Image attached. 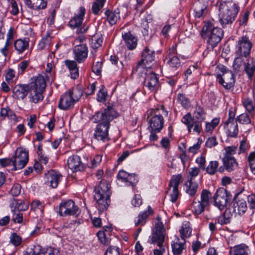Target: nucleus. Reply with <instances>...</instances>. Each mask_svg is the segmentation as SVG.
Listing matches in <instances>:
<instances>
[{"label": "nucleus", "mask_w": 255, "mask_h": 255, "mask_svg": "<svg viewBox=\"0 0 255 255\" xmlns=\"http://www.w3.org/2000/svg\"><path fill=\"white\" fill-rule=\"evenodd\" d=\"M188 181L189 184L187 186L186 192L190 196H194L196 193L198 185L196 183H195L193 181Z\"/></svg>", "instance_id": "40"}, {"label": "nucleus", "mask_w": 255, "mask_h": 255, "mask_svg": "<svg viewBox=\"0 0 255 255\" xmlns=\"http://www.w3.org/2000/svg\"><path fill=\"white\" fill-rule=\"evenodd\" d=\"M129 173L124 170H120L117 175V178L119 180H121L122 182H126L127 181V179L129 176Z\"/></svg>", "instance_id": "57"}, {"label": "nucleus", "mask_w": 255, "mask_h": 255, "mask_svg": "<svg viewBox=\"0 0 255 255\" xmlns=\"http://www.w3.org/2000/svg\"><path fill=\"white\" fill-rule=\"evenodd\" d=\"M25 4L30 8L33 9H44L47 2L44 0H24Z\"/></svg>", "instance_id": "28"}, {"label": "nucleus", "mask_w": 255, "mask_h": 255, "mask_svg": "<svg viewBox=\"0 0 255 255\" xmlns=\"http://www.w3.org/2000/svg\"><path fill=\"white\" fill-rule=\"evenodd\" d=\"M202 35L208 38V43L214 48L221 40L224 32L221 28L215 27L210 21H206L202 28Z\"/></svg>", "instance_id": "6"}, {"label": "nucleus", "mask_w": 255, "mask_h": 255, "mask_svg": "<svg viewBox=\"0 0 255 255\" xmlns=\"http://www.w3.org/2000/svg\"><path fill=\"white\" fill-rule=\"evenodd\" d=\"M46 87V82L44 77L39 75L37 76L34 80V82L31 83L29 86L30 89H32L39 91H44Z\"/></svg>", "instance_id": "30"}, {"label": "nucleus", "mask_w": 255, "mask_h": 255, "mask_svg": "<svg viewBox=\"0 0 255 255\" xmlns=\"http://www.w3.org/2000/svg\"><path fill=\"white\" fill-rule=\"evenodd\" d=\"M221 71L223 72L222 75L218 74L217 76L218 82L225 88L230 89L234 85L235 80L232 71L227 70L224 66L222 68Z\"/></svg>", "instance_id": "12"}, {"label": "nucleus", "mask_w": 255, "mask_h": 255, "mask_svg": "<svg viewBox=\"0 0 255 255\" xmlns=\"http://www.w3.org/2000/svg\"><path fill=\"white\" fill-rule=\"evenodd\" d=\"M131 204L135 207H139L142 204V200L139 195H135L131 200Z\"/></svg>", "instance_id": "58"}, {"label": "nucleus", "mask_w": 255, "mask_h": 255, "mask_svg": "<svg viewBox=\"0 0 255 255\" xmlns=\"http://www.w3.org/2000/svg\"><path fill=\"white\" fill-rule=\"evenodd\" d=\"M59 252L56 249H50L45 252H40V247L35 246L31 249L27 255H59Z\"/></svg>", "instance_id": "25"}, {"label": "nucleus", "mask_w": 255, "mask_h": 255, "mask_svg": "<svg viewBox=\"0 0 255 255\" xmlns=\"http://www.w3.org/2000/svg\"><path fill=\"white\" fill-rule=\"evenodd\" d=\"M29 85L18 84L13 90V97L17 99H23L27 95L29 90Z\"/></svg>", "instance_id": "23"}, {"label": "nucleus", "mask_w": 255, "mask_h": 255, "mask_svg": "<svg viewBox=\"0 0 255 255\" xmlns=\"http://www.w3.org/2000/svg\"><path fill=\"white\" fill-rule=\"evenodd\" d=\"M244 105L248 112L251 113L254 111V107L251 100L247 99L244 102Z\"/></svg>", "instance_id": "63"}, {"label": "nucleus", "mask_w": 255, "mask_h": 255, "mask_svg": "<svg viewBox=\"0 0 255 255\" xmlns=\"http://www.w3.org/2000/svg\"><path fill=\"white\" fill-rule=\"evenodd\" d=\"M107 234L104 231H99L97 233V236L101 243L107 245L109 243V239L106 237Z\"/></svg>", "instance_id": "52"}, {"label": "nucleus", "mask_w": 255, "mask_h": 255, "mask_svg": "<svg viewBox=\"0 0 255 255\" xmlns=\"http://www.w3.org/2000/svg\"><path fill=\"white\" fill-rule=\"evenodd\" d=\"M250 145L247 142L246 140H243L241 141L239 150L240 153H244L249 149Z\"/></svg>", "instance_id": "62"}, {"label": "nucleus", "mask_w": 255, "mask_h": 255, "mask_svg": "<svg viewBox=\"0 0 255 255\" xmlns=\"http://www.w3.org/2000/svg\"><path fill=\"white\" fill-rule=\"evenodd\" d=\"M28 161V153L25 150L21 149L16 151L15 156L13 158V169L16 170L25 167Z\"/></svg>", "instance_id": "13"}, {"label": "nucleus", "mask_w": 255, "mask_h": 255, "mask_svg": "<svg viewBox=\"0 0 255 255\" xmlns=\"http://www.w3.org/2000/svg\"><path fill=\"white\" fill-rule=\"evenodd\" d=\"M62 175L55 170H51L45 173V184L52 188H56L59 184Z\"/></svg>", "instance_id": "19"}, {"label": "nucleus", "mask_w": 255, "mask_h": 255, "mask_svg": "<svg viewBox=\"0 0 255 255\" xmlns=\"http://www.w3.org/2000/svg\"><path fill=\"white\" fill-rule=\"evenodd\" d=\"M67 165L73 172L81 171L84 169V165L77 155L70 156L67 160Z\"/></svg>", "instance_id": "20"}, {"label": "nucleus", "mask_w": 255, "mask_h": 255, "mask_svg": "<svg viewBox=\"0 0 255 255\" xmlns=\"http://www.w3.org/2000/svg\"><path fill=\"white\" fill-rule=\"evenodd\" d=\"M152 209H151L150 206H148L147 210L144 212L140 213L138 215L137 219H135L134 220L135 226H143L146 223L147 218L149 217V216L150 214H152Z\"/></svg>", "instance_id": "29"}, {"label": "nucleus", "mask_w": 255, "mask_h": 255, "mask_svg": "<svg viewBox=\"0 0 255 255\" xmlns=\"http://www.w3.org/2000/svg\"><path fill=\"white\" fill-rule=\"evenodd\" d=\"M85 12V8L81 6L77 13L75 14L69 22V25L71 28H77V33L78 34L85 33L89 28V26H86L84 24L82 25Z\"/></svg>", "instance_id": "7"}, {"label": "nucleus", "mask_w": 255, "mask_h": 255, "mask_svg": "<svg viewBox=\"0 0 255 255\" xmlns=\"http://www.w3.org/2000/svg\"><path fill=\"white\" fill-rule=\"evenodd\" d=\"M165 229L161 222L155 224V230L151 236L152 243L157 244L158 246H162L165 240Z\"/></svg>", "instance_id": "16"}, {"label": "nucleus", "mask_w": 255, "mask_h": 255, "mask_svg": "<svg viewBox=\"0 0 255 255\" xmlns=\"http://www.w3.org/2000/svg\"><path fill=\"white\" fill-rule=\"evenodd\" d=\"M79 213V208L71 200L62 202L59 205V214L61 216H77Z\"/></svg>", "instance_id": "11"}, {"label": "nucleus", "mask_w": 255, "mask_h": 255, "mask_svg": "<svg viewBox=\"0 0 255 255\" xmlns=\"http://www.w3.org/2000/svg\"><path fill=\"white\" fill-rule=\"evenodd\" d=\"M172 250L174 255H181L186 249V241L184 239L176 237L171 244Z\"/></svg>", "instance_id": "22"}, {"label": "nucleus", "mask_w": 255, "mask_h": 255, "mask_svg": "<svg viewBox=\"0 0 255 255\" xmlns=\"http://www.w3.org/2000/svg\"><path fill=\"white\" fill-rule=\"evenodd\" d=\"M211 196V193L206 189H203L201 193L200 200L193 201L192 207L193 211L196 215L201 214L205 210V209L209 205V199Z\"/></svg>", "instance_id": "8"}, {"label": "nucleus", "mask_w": 255, "mask_h": 255, "mask_svg": "<svg viewBox=\"0 0 255 255\" xmlns=\"http://www.w3.org/2000/svg\"><path fill=\"white\" fill-rule=\"evenodd\" d=\"M132 74H137L139 76L143 77L144 80L143 86L150 92H156L159 87L158 78L151 68H143L141 67L133 68Z\"/></svg>", "instance_id": "3"}, {"label": "nucleus", "mask_w": 255, "mask_h": 255, "mask_svg": "<svg viewBox=\"0 0 255 255\" xmlns=\"http://www.w3.org/2000/svg\"><path fill=\"white\" fill-rule=\"evenodd\" d=\"M224 128L229 132V134L231 137H236L238 133V124L237 121L230 123L225 122Z\"/></svg>", "instance_id": "32"}, {"label": "nucleus", "mask_w": 255, "mask_h": 255, "mask_svg": "<svg viewBox=\"0 0 255 255\" xmlns=\"http://www.w3.org/2000/svg\"><path fill=\"white\" fill-rule=\"evenodd\" d=\"M168 63L170 67L175 68H178L181 65L180 60L177 56L169 57Z\"/></svg>", "instance_id": "48"}, {"label": "nucleus", "mask_w": 255, "mask_h": 255, "mask_svg": "<svg viewBox=\"0 0 255 255\" xmlns=\"http://www.w3.org/2000/svg\"><path fill=\"white\" fill-rule=\"evenodd\" d=\"M105 1L106 0H95L92 5V12L95 14H98L99 11L103 7Z\"/></svg>", "instance_id": "41"}, {"label": "nucleus", "mask_w": 255, "mask_h": 255, "mask_svg": "<svg viewBox=\"0 0 255 255\" xmlns=\"http://www.w3.org/2000/svg\"><path fill=\"white\" fill-rule=\"evenodd\" d=\"M182 122L187 126L188 130L190 132L191 129L199 134L202 129V122L192 118L190 113H188L182 119Z\"/></svg>", "instance_id": "14"}, {"label": "nucleus", "mask_w": 255, "mask_h": 255, "mask_svg": "<svg viewBox=\"0 0 255 255\" xmlns=\"http://www.w3.org/2000/svg\"><path fill=\"white\" fill-rule=\"evenodd\" d=\"M192 118L201 122L203 121L205 119V113L203 108L199 106L196 107L194 112V117Z\"/></svg>", "instance_id": "39"}, {"label": "nucleus", "mask_w": 255, "mask_h": 255, "mask_svg": "<svg viewBox=\"0 0 255 255\" xmlns=\"http://www.w3.org/2000/svg\"><path fill=\"white\" fill-rule=\"evenodd\" d=\"M233 208L234 213L241 215L244 214L247 210V205L246 202L243 199L235 198Z\"/></svg>", "instance_id": "24"}, {"label": "nucleus", "mask_w": 255, "mask_h": 255, "mask_svg": "<svg viewBox=\"0 0 255 255\" xmlns=\"http://www.w3.org/2000/svg\"><path fill=\"white\" fill-rule=\"evenodd\" d=\"M21 241V238L16 233H12L10 237V243L15 247L19 246Z\"/></svg>", "instance_id": "50"}, {"label": "nucleus", "mask_w": 255, "mask_h": 255, "mask_svg": "<svg viewBox=\"0 0 255 255\" xmlns=\"http://www.w3.org/2000/svg\"><path fill=\"white\" fill-rule=\"evenodd\" d=\"M148 124V129L160 132L163 127L164 119L161 115H154L149 120Z\"/></svg>", "instance_id": "21"}, {"label": "nucleus", "mask_w": 255, "mask_h": 255, "mask_svg": "<svg viewBox=\"0 0 255 255\" xmlns=\"http://www.w3.org/2000/svg\"><path fill=\"white\" fill-rule=\"evenodd\" d=\"M205 8V6H201V4L200 3H196L194 9V11L196 13V16L197 17H200L203 15Z\"/></svg>", "instance_id": "54"}, {"label": "nucleus", "mask_w": 255, "mask_h": 255, "mask_svg": "<svg viewBox=\"0 0 255 255\" xmlns=\"http://www.w3.org/2000/svg\"><path fill=\"white\" fill-rule=\"evenodd\" d=\"M30 101L34 103H37L43 100V91H39L32 89H29Z\"/></svg>", "instance_id": "34"}, {"label": "nucleus", "mask_w": 255, "mask_h": 255, "mask_svg": "<svg viewBox=\"0 0 255 255\" xmlns=\"http://www.w3.org/2000/svg\"><path fill=\"white\" fill-rule=\"evenodd\" d=\"M88 47L86 45L84 44H79L74 47L73 53L75 59L78 63H82L88 56Z\"/></svg>", "instance_id": "18"}, {"label": "nucleus", "mask_w": 255, "mask_h": 255, "mask_svg": "<svg viewBox=\"0 0 255 255\" xmlns=\"http://www.w3.org/2000/svg\"><path fill=\"white\" fill-rule=\"evenodd\" d=\"M28 208V203L27 202H23L22 201H16L15 202V209L17 211H25Z\"/></svg>", "instance_id": "46"}, {"label": "nucleus", "mask_w": 255, "mask_h": 255, "mask_svg": "<svg viewBox=\"0 0 255 255\" xmlns=\"http://www.w3.org/2000/svg\"><path fill=\"white\" fill-rule=\"evenodd\" d=\"M223 166L219 167V172L222 173L225 169L229 172L236 169L238 165V162L234 156H225L222 159Z\"/></svg>", "instance_id": "17"}, {"label": "nucleus", "mask_w": 255, "mask_h": 255, "mask_svg": "<svg viewBox=\"0 0 255 255\" xmlns=\"http://www.w3.org/2000/svg\"><path fill=\"white\" fill-rule=\"evenodd\" d=\"M119 116L112 105H108L104 110L98 112L93 115L94 123H99L96 127L94 137L98 140L105 141L109 139L108 131L110 122Z\"/></svg>", "instance_id": "1"}, {"label": "nucleus", "mask_w": 255, "mask_h": 255, "mask_svg": "<svg viewBox=\"0 0 255 255\" xmlns=\"http://www.w3.org/2000/svg\"><path fill=\"white\" fill-rule=\"evenodd\" d=\"M82 95L83 91L79 87L69 89L61 95L58 104L59 108L64 111L72 108Z\"/></svg>", "instance_id": "4"}, {"label": "nucleus", "mask_w": 255, "mask_h": 255, "mask_svg": "<svg viewBox=\"0 0 255 255\" xmlns=\"http://www.w3.org/2000/svg\"><path fill=\"white\" fill-rule=\"evenodd\" d=\"M154 58L155 52L146 47L143 50L140 61L134 68H137L139 67L143 68H151L150 66H147L146 65L151 63L154 60Z\"/></svg>", "instance_id": "15"}, {"label": "nucleus", "mask_w": 255, "mask_h": 255, "mask_svg": "<svg viewBox=\"0 0 255 255\" xmlns=\"http://www.w3.org/2000/svg\"><path fill=\"white\" fill-rule=\"evenodd\" d=\"M105 255H120L119 248L115 247H110L107 250Z\"/></svg>", "instance_id": "56"}, {"label": "nucleus", "mask_w": 255, "mask_h": 255, "mask_svg": "<svg viewBox=\"0 0 255 255\" xmlns=\"http://www.w3.org/2000/svg\"><path fill=\"white\" fill-rule=\"evenodd\" d=\"M218 142L215 137H209L206 142V146L207 147L212 148L217 145Z\"/></svg>", "instance_id": "64"}, {"label": "nucleus", "mask_w": 255, "mask_h": 255, "mask_svg": "<svg viewBox=\"0 0 255 255\" xmlns=\"http://www.w3.org/2000/svg\"><path fill=\"white\" fill-rule=\"evenodd\" d=\"M237 57L235 58L234 61L233 67L235 70L237 71H240V68L244 63V60L243 59V55H236Z\"/></svg>", "instance_id": "44"}, {"label": "nucleus", "mask_w": 255, "mask_h": 255, "mask_svg": "<svg viewBox=\"0 0 255 255\" xmlns=\"http://www.w3.org/2000/svg\"><path fill=\"white\" fill-rule=\"evenodd\" d=\"M102 66V63L101 62H97L95 64H94L92 70L96 75H100L101 72V69Z\"/></svg>", "instance_id": "59"}, {"label": "nucleus", "mask_w": 255, "mask_h": 255, "mask_svg": "<svg viewBox=\"0 0 255 255\" xmlns=\"http://www.w3.org/2000/svg\"><path fill=\"white\" fill-rule=\"evenodd\" d=\"M220 122L219 118H214L211 122H206L205 125V131L211 133Z\"/></svg>", "instance_id": "38"}, {"label": "nucleus", "mask_w": 255, "mask_h": 255, "mask_svg": "<svg viewBox=\"0 0 255 255\" xmlns=\"http://www.w3.org/2000/svg\"><path fill=\"white\" fill-rule=\"evenodd\" d=\"M237 120L242 124H249L251 123V120L247 114H243L238 116Z\"/></svg>", "instance_id": "51"}, {"label": "nucleus", "mask_w": 255, "mask_h": 255, "mask_svg": "<svg viewBox=\"0 0 255 255\" xmlns=\"http://www.w3.org/2000/svg\"><path fill=\"white\" fill-rule=\"evenodd\" d=\"M239 7L231 2L222 3L219 8V21L223 27L231 24L239 11Z\"/></svg>", "instance_id": "5"}, {"label": "nucleus", "mask_w": 255, "mask_h": 255, "mask_svg": "<svg viewBox=\"0 0 255 255\" xmlns=\"http://www.w3.org/2000/svg\"><path fill=\"white\" fill-rule=\"evenodd\" d=\"M177 100L184 108H187L189 106V101L184 95L179 94L177 96Z\"/></svg>", "instance_id": "49"}, {"label": "nucleus", "mask_w": 255, "mask_h": 255, "mask_svg": "<svg viewBox=\"0 0 255 255\" xmlns=\"http://www.w3.org/2000/svg\"><path fill=\"white\" fill-rule=\"evenodd\" d=\"M138 179L136 175L134 174H129L128 178L127 179V181L126 183H128V185H131L133 187L135 186V184L137 182Z\"/></svg>", "instance_id": "55"}, {"label": "nucleus", "mask_w": 255, "mask_h": 255, "mask_svg": "<svg viewBox=\"0 0 255 255\" xmlns=\"http://www.w3.org/2000/svg\"><path fill=\"white\" fill-rule=\"evenodd\" d=\"M250 250L245 244H241L231 248L230 253L231 255H249Z\"/></svg>", "instance_id": "27"}, {"label": "nucleus", "mask_w": 255, "mask_h": 255, "mask_svg": "<svg viewBox=\"0 0 255 255\" xmlns=\"http://www.w3.org/2000/svg\"><path fill=\"white\" fill-rule=\"evenodd\" d=\"M181 235V239L189 238L191 235L192 229L190 227L189 222L183 224L181 229L179 231Z\"/></svg>", "instance_id": "36"}, {"label": "nucleus", "mask_w": 255, "mask_h": 255, "mask_svg": "<svg viewBox=\"0 0 255 255\" xmlns=\"http://www.w3.org/2000/svg\"><path fill=\"white\" fill-rule=\"evenodd\" d=\"M107 19L111 25L115 24L117 21L120 19V15L119 11H112L107 10L105 12Z\"/></svg>", "instance_id": "33"}, {"label": "nucleus", "mask_w": 255, "mask_h": 255, "mask_svg": "<svg viewBox=\"0 0 255 255\" xmlns=\"http://www.w3.org/2000/svg\"><path fill=\"white\" fill-rule=\"evenodd\" d=\"M110 185L105 180H102L95 189L94 199L96 206L100 213L106 210L111 202Z\"/></svg>", "instance_id": "2"}, {"label": "nucleus", "mask_w": 255, "mask_h": 255, "mask_svg": "<svg viewBox=\"0 0 255 255\" xmlns=\"http://www.w3.org/2000/svg\"><path fill=\"white\" fill-rule=\"evenodd\" d=\"M122 37L128 49L132 50L136 47L137 45V38L130 32L123 33Z\"/></svg>", "instance_id": "26"}, {"label": "nucleus", "mask_w": 255, "mask_h": 255, "mask_svg": "<svg viewBox=\"0 0 255 255\" xmlns=\"http://www.w3.org/2000/svg\"><path fill=\"white\" fill-rule=\"evenodd\" d=\"M12 220L15 223H22L23 220V214L19 211L16 210H12Z\"/></svg>", "instance_id": "43"}, {"label": "nucleus", "mask_w": 255, "mask_h": 255, "mask_svg": "<svg viewBox=\"0 0 255 255\" xmlns=\"http://www.w3.org/2000/svg\"><path fill=\"white\" fill-rule=\"evenodd\" d=\"M103 42V38L102 36H95L92 38L91 45L94 49H97L101 47Z\"/></svg>", "instance_id": "42"}, {"label": "nucleus", "mask_w": 255, "mask_h": 255, "mask_svg": "<svg viewBox=\"0 0 255 255\" xmlns=\"http://www.w3.org/2000/svg\"><path fill=\"white\" fill-rule=\"evenodd\" d=\"M29 45L28 41L26 40L18 39L14 42V47L18 53H21Z\"/></svg>", "instance_id": "35"}, {"label": "nucleus", "mask_w": 255, "mask_h": 255, "mask_svg": "<svg viewBox=\"0 0 255 255\" xmlns=\"http://www.w3.org/2000/svg\"><path fill=\"white\" fill-rule=\"evenodd\" d=\"M21 190V186L19 184H15L12 186L10 193L13 196H18L20 193Z\"/></svg>", "instance_id": "61"}, {"label": "nucleus", "mask_w": 255, "mask_h": 255, "mask_svg": "<svg viewBox=\"0 0 255 255\" xmlns=\"http://www.w3.org/2000/svg\"><path fill=\"white\" fill-rule=\"evenodd\" d=\"M231 195L223 188L218 189L214 196V205L220 210H223L231 200Z\"/></svg>", "instance_id": "10"}, {"label": "nucleus", "mask_w": 255, "mask_h": 255, "mask_svg": "<svg viewBox=\"0 0 255 255\" xmlns=\"http://www.w3.org/2000/svg\"><path fill=\"white\" fill-rule=\"evenodd\" d=\"M229 210L227 209L224 213L222 216L220 217L218 219V222L221 225L227 224L230 223L229 217H226L227 213Z\"/></svg>", "instance_id": "53"}, {"label": "nucleus", "mask_w": 255, "mask_h": 255, "mask_svg": "<svg viewBox=\"0 0 255 255\" xmlns=\"http://www.w3.org/2000/svg\"><path fill=\"white\" fill-rule=\"evenodd\" d=\"M181 179V176L180 174L173 176L169 185L170 187L169 189L171 188L178 189Z\"/></svg>", "instance_id": "45"}, {"label": "nucleus", "mask_w": 255, "mask_h": 255, "mask_svg": "<svg viewBox=\"0 0 255 255\" xmlns=\"http://www.w3.org/2000/svg\"><path fill=\"white\" fill-rule=\"evenodd\" d=\"M244 70L248 78L252 79L255 73V59L254 58L244 63Z\"/></svg>", "instance_id": "31"}, {"label": "nucleus", "mask_w": 255, "mask_h": 255, "mask_svg": "<svg viewBox=\"0 0 255 255\" xmlns=\"http://www.w3.org/2000/svg\"><path fill=\"white\" fill-rule=\"evenodd\" d=\"M13 159L12 158H2L0 159V165L3 167H7L10 165L13 166Z\"/></svg>", "instance_id": "60"}, {"label": "nucleus", "mask_w": 255, "mask_h": 255, "mask_svg": "<svg viewBox=\"0 0 255 255\" xmlns=\"http://www.w3.org/2000/svg\"><path fill=\"white\" fill-rule=\"evenodd\" d=\"M219 163L217 161H211L206 168V172L210 175H213L219 171Z\"/></svg>", "instance_id": "37"}, {"label": "nucleus", "mask_w": 255, "mask_h": 255, "mask_svg": "<svg viewBox=\"0 0 255 255\" xmlns=\"http://www.w3.org/2000/svg\"><path fill=\"white\" fill-rule=\"evenodd\" d=\"M253 44L248 37L243 36L239 38L235 51L236 55H243L247 58L250 54Z\"/></svg>", "instance_id": "9"}, {"label": "nucleus", "mask_w": 255, "mask_h": 255, "mask_svg": "<svg viewBox=\"0 0 255 255\" xmlns=\"http://www.w3.org/2000/svg\"><path fill=\"white\" fill-rule=\"evenodd\" d=\"M248 160L252 173L255 175V152H251L249 154Z\"/></svg>", "instance_id": "47"}]
</instances>
